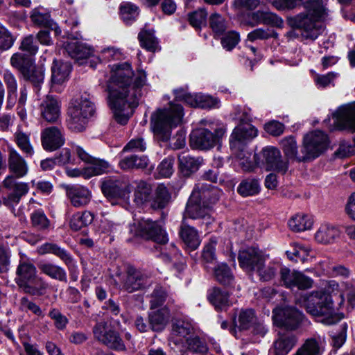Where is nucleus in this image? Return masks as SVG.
<instances>
[{
    "instance_id": "31",
    "label": "nucleus",
    "mask_w": 355,
    "mask_h": 355,
    "mask_svg": "<svg viewBox=\"0 0 355 355\" xmlns=\"http://www.w3.org/2000/svg\"><path fill=\"white\" fill-rule=\"evenodd\" d=\"M207 298L217 310H225L232 304V302L229 300L228 293L219 288L214 287L210 289Z\"/></svg>"
},
{
    "instance_id": "27",
    "label": "nucleus",
    "mask_w": 355,
    "mask_h": 355,
    "mask_svg": "<svg viewBox=\"0 0 355 355\" xmlns=\"http://www.w3.org/2000/svg\"><path fill=\"white\" fill-rule=\"evenodd\" d=\"M324 337L314 336L307 338L300 347L296 355H321L324 350Z\"/></svg>"
},
{
    "instance_id": "45",
    "label": "nucleus",
    "mask_w": 355,
    "mask_h": 355,
    "mask_svg": "<svg viewBox=\"0 0 355 355\" xmlns=\"http://www.w3.org/2000/svg\"><path fill=\"white\" fill-rule=\"evenodd\" d=\"M214 277L219 283L224 285H230L234 281L231 269L223 263L218 264L214 268Z\"/></svg>"
},
{
    "instance_id": "37",
    "label": "nucleus",
    "mask_w": 355,
    "mask_h": 355,
    "mask_svg": "<svg viewBox=\"0 0 355 355\" xmlns=\"http://www.w3.org/2000/svg\"><path fill=\"white\" fill-rule=\"evenodd\" d=\"M48 286L47 282L37 275L31 280L27 282L21 289L27 294L42 296L45 294Z\"/></svg>"
},
{
    "instance_id": "47",
    "label": "nucleus",
    "mask_w": 355,
    "mask_h": 355,
    "mask_svg": "<svg viewBox=\"0 0 355 355\" xmlns=\"http://www.w3.org/2000/svg\"><path fill=\"white\" fill-rule=\"evenodd\" d=\"M152 193L150 184L144 181H140L137 183L135 191V201L138 205H141L146 202Z\"/></svg>"
},
{
    "instance_id": "26",
    "label": "nucleus",
    "mask_w": 355,
    "mask_h": 355,
    "mask_svg": "<svg viewBox=\"0 0 355 355\" xmlns=\"http://www.w3.org/2000/svg\"><path fill=\"white\" fill-rule=\"evenodd\" d=\"M202 163L201 157H196L191 155L182 153L178 156L179 169L184 177H189L196 173Z\"/></svg>"
},
{
    "instance_id": "4",
    "label": "nucleus",
    "mask_w": 355,
    "mask_h": 355,
    "mask_svg": "<svg viewBox=\"0 0 355 355\" xmlns=\"http://www.w3.org/2000/svg\"><path fill=\"white\" fill-rule=\"evenodd\" d=\"M305 308L317 322L325 325L338 323L343 316L337 313L331 295L324 291L313 292L305 302Z\"/></svg>"
},
{
    "instance_id": "9",
    "label": "nucleus",
    "mask_w": 355,
    "mask_h": 355,
    "mask_svg": "<svg viewBox=\"0 0 355 355\" xmlns=\"http://www.w3.org/2000/svg\"><path fill=\"white\" fill-rule=\"evenodd\" d=\"M19 178L12 175H7L2 185L8 193L2 197V203L7 207L15 209V205L20 202L22 197L25 196L30 190V186L28 182L19 181Z\"/></svg>"
},
{
    "instance_id": "10",
    "label": "nucleus",
    "mask_w": 355,
    "mask_h": 355,
    "mask_svg": "<svg viewBox=\"0 0 355 355\" xmlns=\"http://www.w3.org/2000/svg\"><path fill=\"white\" fill-rule=\"evenodd\" d=\"M225 130L222 128L214 129L211 132L207 128H198L190 135L191 146L193 148L207 150L213 148L223 136Z\"/></svg>"
},
{
    "instance_id": "40",
    "label": "nucleus",
    "mask_w": 355,
    "mask_h": 355,
    "mask_svg": "<svg viewBox=\"0 0 355 355\" xmlns=\"http://www.w3.org/2000/svg\"><path fill=\"white\" fill-rule=\"evenodd\" d=\"M257 318L252 309L241 310L238 315V319L234 320L235 326L239 330H247L256 324Z\"/></svg>"
},
{
    "instance_id": "25",
    "label": "nucleus",
    "mask_w": 355,
    "mask_h": 355,
    "mask_svg": "<svg viewBox=\"0 0 355 355\" xmlns=\"http://www.w3.org/2000/svg\"><path fill=\"white\" fill-rule=\"evenodd\" d=\"M297 338L291 333L284 334L273 343L270 355H286L295 345Z\"/></svg>"
},
{
    "instance_id": "1",
    "label": "nucleus",
    "mask_w": 355,
    "mask_h": 355,
    "mask_svg": "<svg viewBox=\"0 0 355 355\" xmlns=\"http://www.w3.org/2000/svg\"><path fill=\"white\" fill-rule=\"evenodd\" d=\"M133 71L127 62L114 64L107 82L108 104L114 119L121 125L128 123L133 109L138 105L142 96L141 88L145 85L146 75L138 71L133 84Z\"/></svg>"
},
{
    "instance_id": "43",
    "label": "nucleus",
    "mask_w": 355,
    "mask_h": 355,
    "mask_svg": "<svg viewBox=\"0 0 355 355\" xmlns=\"http://www.w3.org/2000/svg\"><path fill=\"white\" fill-rule=\"evenodd\" d=\"M138 39L141 46L149 51L154 52L158 48V42L153 30L142 29L138 35Z\"/></svg>"
},
{
    "instance_id": "58",
    "label": "nucleus",
    "mask_w": 355,
    "mask_h": 355,
    "mask_svg": "<svg viewBox=\"0 0 355 355\" xmlns=\"http://www.w3.org/2000/svg\"><path fill=\"white\" fill-rule=\"evenodd\" d=\"M240 37L236 31H230L221 38L220 43L226 51H232L239 42Z\"/></svg>"
},
{
    "instance_id": "13",
    "label": "nucleus",
    "mask_w": 355,
    "mask_h": 355,
    "mask_svg": "<svg viewBox=\"0 0 355 355\" xmlns=\"http://www.w3.org/2000/svg\"><path fill=\"white\" fill-rule=\"evenodd\" d=\"M281 281L288 288H297L299 290H306L312 287L313 281L304 273L288 268H282L280 270Z\"/></svg>"
},
{
    "instance_id": "38",
    "label": "nucleus",
    "mask_w": 355,
    "mask_h": 355,
    "mask_svg": "<svg viewBox=\"0 0 355 355\" xmlns=\"http://www.w3.org/2000/svg\"><path fill=\"white\" fill-rule=\"evenodd\" d=\"M260 190L259 182L254 178L243 180L237 187V192L243 197L255 196L260 192Z\"/></svg>"
},
{
    "instance_id": "55",
    "label": "nucleus",
    "mask_w": 355,
    "mask_h": 355,
    "mask_svg": "<svg viewBox=\"0 0 355 355\" xmlns=\"http://www.w3.org/2000/svg\"><path fill=\"white\" fill-rule=\"evenodd\" d=\"M209 24L216 35L223 34L227 28L226 20L218 13H214L210 16Z\"/></svg>"
},
{
    "instance_id": "30",
    "label": "nucleus",
    "mask_w": 355,
    "mask_h": 355,
    "mask_svg": "<svg viewBox=\"0 0 355 355\" xmlns=\"http://www.w3.org/2000/svg\"><path fill=\"white\" fill-rule=\"evenodd\" d=\"M64 50L71 58L80 60L89 58L92 54L90 47L78 41H71L66 44Z\"/></svg>"
},
{
    "instance_id": "32",
    "label": "nucleus",
    "mask_w": 355,
    "mask_h": 355,
    "mask_svg": "<svg viewBox=\"0 0 355 355\" xmlns=\"http://www.w3.org/2000/svg\"><path fill=\"white\" fill-rule=\"evenodd\" d=\"M340 236L339 230L331 225H322L315 234V239L322 244L334 243Z\"/></svg>"
},
{
    "instance_id": "5",
    "label": "nucleus",
    "mask_w": 355,
    "mask_h": 355,
    "mask_svg": "<svg viewBox=\"0 0 355 355\" xmlns=\"http://www.w3.org/2000/svg\"><path fill=\"white\" fill-rule=\"evenodd\" d=\"M183 107L179 104L171 103L169 107L159 110L152 114L150 125L156 137L162 141H168L171 130L182 121Z\"/></svg>"
},
{
    "instance_id": "12",
    "label": "nucleus",
    "mask_w": 355,
    "mask_h": 355,
    "mask_svg": "<svg viewBox=\"0 0 355 355\" xmlns=\"http://www.w3.org/2000/svg\"><path fill=\"white\" fill-rule=\"evenodd\" d=\"M274 322L279 327L288 329H295L300 324L302 315L296 309L285 306L277 307L272 311Z\"/></svg>"
},
{
    "instance_id": "34",
    "label": "nucleus",
    "mask_w": 355,
    "mask_h": 355,
    "mask_svg": "<svg viewBox=\"0 0 355 355\" xmlns=\"http://www.w3.org/2000/svg\"><path fill=\"white\" fill-rule=\"evenodd\" d=\"M71 67L67 62L54 60L51 67V81L53 85H61L68 78Z\"/></svg>"
},
{
    "instance_id": "48",
    "label": "nucleus",
    "mask_w": 355,
    "mask_h": 355,
    "mask_svg": "<svg viewBox=\"0 0 355 355\" xmlns=\"http://www.w3.org/2000/svg\"><path fill=\"white\" fill-rule=\"evenodd\" d=\"M161 256L165 262H174V266L178 271L181 272L184 269V263L180 261L181 254L173 244H171L169 252H162Z\"/></svg>"
},
{
    "instance_id": "33",
    "label": "nucleus",
    "mask_w": 355,
    "mask_h": 355,
    "mask_svg": "<svg viewBox=\"0 0 355 355\" xmlns=\"http://www.w3.org/2000/svg\"><path fill=\"white\" fill-rule=\"evenodd\" d=\"M40 272L51 279L67 282L66 271L62 267L48 261H40L37 264Z\"/></svg>"
},
{
    "instance_id": "35",
    "label": "nucleus",
    "mask_w": 355,
    "mask_h": 355,
    "mask_svg": "<svg viewBox=\"0 0 355 355\" xmlns=\"http://www.w3.org/2000/svg\"><path fill=\"white\" fill-rule=\"evenodd\" d=\"M37 252L40 254H53L62 260L67 266L73 264V262L71 256L67 251L55 243H46L38 248Z\"/></svg>"
},
{
    "instance_id": "17",
    "label": "nucleus",
    "mask_w": 355,
    "mask_h": 355,
    "mask_svg": "<svg viewBox=\"0 0 355 355\" xmlns=\"http://www.w3.org/2000/svg\"><path fill=\"white\" fill-rule=\"evenodd\" d=\"M41 143L43 148L49 152L61 148L65 143L64 134L60 128L51 126L41 132Z\"/></svg>"
},
{
    "instance_id": "56",
    "label": "nucleus",
    "mask_w": 355,
    "mask_h": 355,
    "mask_svg": "<svg viewBox=\"0 0 355 355\" xmlns=\"http://www.w3.org/2000/svg\"><path fill=\"white\" fill-rule=\"evenodd\" d=\"M24 78L29 80L37 87L44 80V73L41 69H37L33 64L23 74Z\"/></svg>"
},
{
    "instance_id": "41",
    "label": "nucleus",
    "mask_w": 355,
    "mask_h": 355,
    "mask_svg": "<svg viewBox=\"0 0 355 355\" xmlns=\"http://www.w3.org/2000/svg\"><path fill=\"white\" fill-rule=\"evenodd\" d=\"M94 220V214L89 211L78 212L70 220L71 229L78 231L83 227L90 225Z\"/></svg>"
},
{
    "instance_id": "2",
    "label": "nucleus",
    "mask_w": 355,
    "mask_h": 355,
    "mask_svg": "<svg viewBox=\"0 0 355 355\" xmlns=\"http://www.w3.org/2000/svg\"><path fill=\"white\" fill-rule=\"evenodd\" d=\"M281 145L286 159L307 162L320 156L327 148V135L320 130L307 134L304 137L303 146L297 151V142L294 137L290 136L281 141Z\"/></svg>"
},
{
    "instance_id": "44",
    "label": "nucleus",
    "mask_w": 355,
    "mask_h": 355,
    "mask_svg": "<svg viewBox=\"0 0 355 355\" xmlns=\"http://www.w3.org/2000/svg\"><path fill=\"white\" fill-rule=\"evenodd\" d=\"M170 194L167 188L159 184L155 190V197L151 202V207L153 209H162L164 208L169 202Z\"/></svg>"
},
{
    "instance_id": "21",
    "label": "nucleus",
    "mask_w": 355,
    "mask_h": 355,
    "mask_svg": "<svg viewBox=\"0 0 355 355\" xmlns=\"http://www.w3.org/2000/svg\"><path fill=\"white\" fill-rule=\"evenodd\" d=\"M8 169L10 175L17 178H22L28 174V166L24 157L15 150H9Z\"/></svg>"
},
{
    "instance_id": "63",
    "label": "nucleus",
    "mask_w": 355,
    "mask_h": 355,
    "mask_svg": "<svg viewBox=\"0 0 355 355\" xmlns=\"http://www.w3.org/2000/svg\"><path fill=\"white\" fill-rule=\"evenodd\" d=\"M146 150V143L142 137L132 139L123 148L121 155L127 151L144 152Z\"/></svg>"
},
{
    "instance_id": "19",
    "label": "nucleus",
    "mask_w": 355,
    "mask_h": 355,
    "mask_svg": "<svg viewBox=\"0 0 355 355\" xmlns=\"http://www.w3.org/2000/svg\"><path fill=\"white\" fill-rule=\"evenodd\" d=\"M66 195L71 204L75 207L87 205L91 200V191L85 187L80 185L65 186Z\"/></svg>"
},
{
    "instance_id": "59",
    "label": "nucleus",
    "mask_w": 355,
    "mask_h": 355,
    "mask_svg": "<svg viewBox=\"0 0 355 355\" xmlns=\"http://www.w3.org/2000/svg\"><path fill=\"white\" fill-rule=\"evenodd\" d=\"M277 33L269 28H257L248 35V40L254 42L257 40H267L270 37H277Z\"/></svg>"
},
{
    "instance_id": "62",
    "label": "nucleus",
    "mask_w": 355,
    "mask_h": 355,
    "mask_svg": "<svg viewBox=\"0 0 355 355\" xmlns=\"http://www.w3.org/2000/svg\"><path fill=\"white\" fill-rule=\"evenodd\" d=\"M31 21L39 26L48 27L51 26L50 15L46 12H41L38 9H34L31 15Z\"/></svg>"
},
{
    "instance_id": "8",
    "label": "nucleus",
    "mask_w": 355,
    "mask_h": 355,
    "mask_svg": "<svg viewBox=\"0 0 355 355\" xmlns=\"http://www.w3.org/2000/svg\"><path fill=\"white\" fill-rule=\"evenodd\" d=\"M94 338L102 345L116 351H125L126 347L119 333L106 321L96 323L92 329Z\"/></svg>"
},
{
    "instance_id": "57",
    "label": "nucleus",
    "mask_w": 355,
    "mask_h": 355,
    "mask_svg": "<svg viewBox=\"0 0 355 355\" xmlns=\"http://www.w3.org/2000/svg\"><path fill=\"white\" fill-rule=\"evenodd\" d=\"M19 308L22 311H30L39 317L43 318L44 316L41 308L35 302L28 300L27 297H22L19 300Z\"/></svg>"
},
{
    "instance_id": "18",
    "label": "nucleus",
    "mask_w": 355,
    "mask_h": 355,
    "mask_svg": "<svg viewBox=\"0 0 355 355\" xmlns=\"http://www.w3.org/2000/svg\"><path fill=\"white\" fill-rule=\"evenodd\" d=\"M257 135L258 130L254 126L249 123H240L234 129L230 136V148L234 150H239L244 143L251 141Z\"/></svg>"
},
{
    "instance_id": "28",
    "label": "nucleus",
    "mask_w": 355,
    "mask_h": 355,
    "mask_svg": "<svg viewBox=\"0 0 355 355\" xmlns=\"http://www.w3.org/2000/svg\"><path fill=\"white\" fill-rule=\"evenodd\" d=\"M170 311L166 308H161L148 313V322L150 329L155 331H162L168 324Z\"/></svg>"
},
{
    "instance_id": "7",
    "label": "nucleus",
    "mask_w": 355,
    "mask_h": 355,
    "mask_svg": "<svg viewBox=\"0 0 355 355\" xmlns=\"http://www.w3.org/2000/svg\"><path fill=\"white\" fill-rule=\"evenodd\" d=\"M208 191L200 189L199 184L195 187L187 203L183 220H186L187 218L200 220L201 223L206 225L212 223L210 207L202 200L208 197Z\"/></svg>"
},
{
    "instance_id": "50",
    "label": "nucleus",
    "mask_w": 355,
    "mask_h": 355,
    "mask_svg": "<svg viewBox=\"0 0 355 355\" xmlns=\"http://www.w3.org/2000/svg\"><path fill=\"white\" fill-rule=\"evenodd\" d=\"M12 67L17 69L23 74L33 64L32 60L24 54L15 53L10 60Z\"/></svg>"
},
{
    "instance_id": "20",
    "label": "nucleus",
    "mask_w": 355,
    "mask_h": 355,
    "mask_svg": "<svg viewBox=\"0 0 355 355\" xmlns=\"http://www.w3.org/2000/svg\"><path fill=\"white\" fill-rule=\"evenodd\" d=\"M37 275V268L33 261L26 256L21 255L15 278L19 287L21 288L27 282L31 280Z\"/></svg>"
},
{
    "instance_id": "42",
    "label": "nucleus",
    "mask_w": 355,
    "mask_h": 355,
    "mask_svg": "<svg viewBox=\"0 0 355 355\" xmlns=\"http://www.w3.org/2000/svg\"><path fill=\"white\" fill-rule=\"evenodd\" d=\"M313 220L305 214H297L288 221V226L293 232H302L311 228Z\"/></svg>"
},
{
    "instance_id": "61",
    "label": "nucleus",
    "mask_w": 355,
    "mask_h": 355,
    "mask_svg": "<svg viewBox=\"0 0 355 355\" xmlns=\"http://www.w3.org/2000/svg\"><path fill=\"white\" fill-rule=\"evenodd\" d=\"M188 345V349L194 353L205 354L208 351L206 343L198 337L189 338L185 340Z\"/></svg>"
},
{
    "instance_id": "24",
    "label": "nucleus",
    "mask_w": 355,
    "mask_h": 355,
    "mask_svg": "<svg viewBox=\"0 0 355 355\" xmlns=\"http://www.w3.org/2000/svg\"><path fill=\"white\" fill-rule=\"evenodd\" d=\"M193 333L192 324L185 319H177L172 324V339L177 345L187 340Z\"/></svg>"
},
{
    "instance_id": "52",
    "label": "nucleus",
    "mask_w": 355,
    "mask_h": 355,
    "mask_svg": "<svg viewBox=\"0 0 355 355\" xmlns=\"http://www.w3.org/2000/svg\"><path fill=\"white\" fill-rule=\"evenodd\" d=\"M120 11L121 17L126 24H131L139 15V8L129 2L121 4Z\"/></svg>"
},
{
    "instance_id": "16",
    "label": "nucleus",
    "mask_w": 355,
    "mask_h": 355,
    "mask_svg": "<svg viewBox=\"0 0 355 355\" xmlns=\"http://www.w3.org/2000/svg\"><path fill=\"white\" fill-rule=\"evenodd\" d=\"M148 279V275L144 271L128 266L122 283L123 289L130 293L139 291L146 286Z\"/></svg>"
},
{
    "instance_id": "51",
    "label": "nucleus",
    "mask_w": 355,
    "mask_h": 355,
    "mask_svg": "<svg viewBox=\"0 0 355 355\" xmlns=\"http://www.w3.org/2000/svg\"><path fill=\"white\" fill-rule=\"evenodd\" d=\"M3 80L7 87L8 101L14 103L17 98V84L15 77L9 71L3 73Z\"/></svg>"
},
{
    "instance_id": "15",
    "label": "nucleus",
    "mask_w": 355,
    "mask_h": 355,
    "mask_svg": "<svg viewBox=\"0 0 355 355\" xmlns=\"http://www.w3.org/2000/svg\"><path fill=\"white\" fill-rule=\"evenodd\" d=\"M238 259L240 266L249 272L255 271L265 262L261 252L254 247H248L240 250Z\"/></svg>"
},
{
    "instance_id": "64",
    "label": "nucleus",
    "mask_w": 355,
    "mask_h": 355,
    "mask_svg": "<svg viewBox=\"0 0 355 355\" xmlns=\"http://www.w3.org/2000/svg\"><path fill=\"white\" fill-rule=\"evenodd\" d=\"M207 16V12L205 9H199L189 15L190 24L196 28H200L202 25L205 24Z\"/></svg>"
},
{
    "instance_id": "3",
    "label": "nucleus",
    "mask_w": 355,
    "mask_h": 355,
    "mask_svg": "<svg viewBox=\"0 0 355 355\" xmlns=\"http://www.w3.org/2000/svg\"><path fill=\"white\" fill-rule=\"evenodd\" d=\"M305 10L298 15L287 18L288 24L302 31V35L306 39L315 40L324 31L320 22L324 14L321 0H311L304 5Z\"/></svg>"
},
{
    "instance_id": "49",
    "label": "nucleus",
    "mask_w": 355,
    "mask_h": 355,
    "mask_svg": "<svg viewBox=\"0 0 355 355\" xmlns=\"http://www.w3.org/2000/svg\"><path fill=\"white\" fill-rule=\"evenodd\" d=\"M286 253L291 260L304 262L309 255V250L297 243H293Z\"/></svg>"
},
{
    "instance_id": "54",
    "label": "nucleus",
    "mask_w": 355,
    "mask_h": 355,
    "mask_svg": "<svg viewBox=\"0 0 355 355\" xmlns=\"http://www.w3.org/2000/svg\"><path fill=\"white\" fill-rule=\"evenodd\" d=\"M166 297V291L161 286H156L150 296V309L152 310L162 306Z\"/></svg>"
},
{
    "instance_id": "6",
    "label": "nucleus",
    "mask_w": 355,
    "mask_h": 355,
    "mask_svg": "<svg viewBox=\"0 0 355 355\" xmlns=\"http://www.w3.org/2000/svg\"><path fill=\"white\" fill-rule=\"evenodd\" d=\"M95 113L94 104L87 97L81 96L69 107L68 128L73 132H82Z\"/></svg>"
},
{
    "instance_id": "46",
    "label": "nucleus",
    "mask_w": 355,
    "mask_h": 355,
    "mask_svg": "<svg viewBox=\"0 0 355 355\" xmlns=\"http://www.w3.org/2000/svg\"><path fill=\"white\" fill-rule=\"evenodd\" d=\"M15 140L19 149L26 155L31 157L34 154V149L30 141L29 135L17 130L15 133Z\"/></svg>"
},
{
    "instance_id": "29",
    "label": "nucleus",
    "mask_w": 355,
    "mask_h": 355,
    "mask_svg": "<svg viewBox=\"0 0 355 355\" xmlns=\"http://www.w3.org/2000/svg\"><path fill=\"white\" fill-rule=\"evenodd\" d=\"M121 157L119 166L123 170L144 169L149 164V159L146 155H130L123 157L121 155Z\"/></svg>"
},
{
    "instance_id": "36",
    "label": "nucleus",
    "mask_w": 355,
    "mask_h": 355,
    "mask_svg": "<svg viewBox=\"0 0 355 355\" xmlns=\"http://www.w3.org/2000/svg\"><path fill=\"white\" fill-rule=\"evenodd\" d=\"M180 235L184 243L191 250H196L200 245V239L197 231L182 220Z\"/></svg>"
},
{
    "instance_id": "23",
    "label": "nucleus",
    "mask_w": 355,
    "mask_h": 355,
    "mask_svg": "<svg viewBox=\"0 0 355 355\" xmlns=\"http://www.w3.org/2000/svg\"><path fill=\"white\" fill-rule=\"evenodd\" d=\"M101 190L107 198L119 199L125 196L126 186L119 180L108 178L102 182Z\"/></svg>"
},
{
    "instance_id": "60",
    "label": "nucleus",
    "mask_w": 355,
    "mask_h": 355,
    "mask_svg": "<svg viewBox=\"0 0 355 355\" xmlns=\"http://www.w3.org/2000/svg\"><path fill=\"white\" fill-rule=\"evenodd\" d=\"M49 316L54 321V325L58 330H64L69 322L67 318L55 308L49 311Z\"/></svg>"
},
{
    "instance_id": "39",
    "label": "nucleus",
    "mask_w": 355,
    "mask_h": 355,
    "mask_svg": "<svg viewBox=\"0 0 355 355\" xmlns=\"http://www.w3.org/2000/svg\"><path fill=\"white\" fill-rule=\"evenodd\" d=\"M90 165L85 168V178L99 175L110 171V166L104 159L94 157L89 163Z\"/></svg>"
},
{
    "instance_id": "11",
    "label": "nucleus",
    "mask_w": 355,
    "mask_h": 355,
    "mask_svg": "<svg viewBox=\"0 0 355 355\" xmlns=\"http://www.w3.org/2000/svg\"><path fill=\"white\" fill-rule=\"evenodd\" d=\"M137 234L160 244H165L168 241L167 234L162 227L150 219L142 218L139 221Z\"/></svg>"
},
{
    "instance_id": "14",
    "label": "nucleus",
    "mask_w": 355,
    "mask_h": 355,
    "mask_svg": "<svg viewBox=\"0 0 355 355\" xmlns=\"http://www.w3.org/2000/svg\"><path fill=\"white\" fill-rule=\"evenodd\" d=\"M263 164L267 171H274L285 174L288 169V160H284L279 150L273 146H267L261 151Z\"/></svg>"
},
{
    "instance_id": "53",
    "label": "nucleus",
    "mask_w": 355,
    "mask_h": 355,
    "mask_svg": "<svg viewBox=\"0 0 355 355\" xmlns=\"http://www.w3.org/2000/svg\"><path fill=\"white\" fill-rule=\"evenodd\" d=\"M32 225L39 230L48 229L50 222L42 209L33 211L31 215Z\"/></svg>"
},
{
    "instance_id": "22",
    "label": "nucleus",
    "mask_w": 355,
    "mask_h": 355,
    "mask_svg": "<svg viewBox=\"0 0 355 355\" xmlns=\"http://www.w3.org/2000/svg\"><path fill=\"white\" fill-rule=\"evenodd\" d=\"M42 117L49 123H55L60 118V105L53 96H47L40 105Z\"/></svg>"
}]
</instances>
